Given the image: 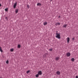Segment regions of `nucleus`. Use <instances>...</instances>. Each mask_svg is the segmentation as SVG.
<instances>
[{"label":"nucleus","mask_w":78,"mask_h":78,"mask_svg":"<svg viewBox=\"0 0 78 78\" xmlns=\"http://www.w3.org/2000/svg\"><path fill=\"white\" fill-rule=\"evenodd\" d=\"M20 47H21V46H20V44H18V48H20Z\"/></svg>","instance_id":"obj_14"},{"label":"nucleus","mask_w":78,"mask_h":78,"mask_svg":"<svg viewBox=\"0 0 78 78\" xmlns=\"http://www.w3.org/2000/svg\"><path fill=\"white\" fill-rule=\"evenodd\" d=\"M53 0H50L51 2V1H52Z\"/></svg>","instance_id":"obj_28"},{"label":"nucleus","mask_w":78,"mask_h":78,"mask_svg":"<svg viewBox=\"0 0 78 78\" xmlns=\"http://www.w3.org/2000/svg\"><path fill=\"white\" fill-rule=\"evenodd\" d=\"M72 40H73H73H74L75 39V38L73 37L72 38Z\"/></svg>","instance_id":"obj_23"},{"label":"nucleus","mask_w":78,"mask_h":78,"mask_svg":"<svg viewBox=\"0 0 78 78\" xmlns=\"http://www.w3.org/2000/svg\"><path fill=\"white\" fill-rule=\"evenodd\" d=\"M6 64H9V61H8V60H7L6 62Z\"/></svg>","instance_id":"obj_20"},{"label":"nucleus","mask_w":78,"mask_h":78,"mask_svg":"<svg viewBox=\"0 0 78 78\" xmlns=\"http://www.w3.org/2000/svg\"><path fill=\"white\" fill-rule=\"evenodd\" d=\"M70 55L71 54L70 53V52H68L66 54V56L67 57H69V56H70Z\"/></svg>","instance_id":"obj_2"},{"label":"nucleus","mask_w":78,"mask_h":78,"mask_svg":"<svg viewBox=\"0 0 78 78\" xmlns=\"http://www.w3.org/2000/svg\"><path fill=\"white\" fill-rule=\"evenodd\" d=\"M49 50L50 51H52V49H49Z\"/></svg>","instance_id":"obj_22"},{"label":"nucleus","mask_w":78,"mask_h":78,"mask_svg":"<svg viewBox=\"0 0 78 78\" xmlns=\"http://www.w3.org/2000/svg\"><path fill=\"white\" fill-rule=\"evenodd\" d=\"M47 24V22H45L44 23V25H46Z\"/></svg>","instance_id":"obj_12"},{"label":"nucleus","mask_w":78,"mask_h":78,"mask_svg":"<svg viewBox=\"0 0 78 78\" xmlns=\"http://www.w3.org/2000/svg\"><path fill=\"white\" fill-rule=\"evenodd\" d=\"M39 75L38 74H37L36 75V77L37 78H38Z\"/></svg>","instance_id":"obj_15"},{"label":"nucleus","mask_w":78,"mask_h":78,"mask_svg":"<svg viewBox=\"0 0 78 78\" xmlns=\"http://www.w3.org/2000/svg\"><path fill=\"white\" fill-rule=\"evenodd\" d=\"M60 17H61V16H59L58 18H60Z\"/></svg>","instance_id":"obj_26"},{"label":"nucleus","mask_w":78,"mask_h":78,"mask_svg":"<svg viewBox=\"0 0 78 78\" xmlns=\"http://www.w3.org/2000/svg\"><path fill=\"white\" fill-rule=\"evenodd\" d=\"M67 41L68 43H69L70 41V38L69 37H67Z\"/></svg>","instance_id":"obj_5"},{"label":"nucleus","mask_w":78,"mask_h":78,"mask_svg":"<svg viewBox=\"0 0 78 78\" xmlns=\"http://www.w3.org/2000/svg\"><path fill=\"white\" fill-rule=\"evenodd\" d=\"M56 33H58V31H56Z\"/></svg>","instance_id":"obj_29"},{"label":"nucleus","mask_w":78,"mask_h":78,"mask_svg":"<svg viewBox=\"0 0 78 78\" xmlns=\"http://www.w3.org/2000/svg\"><path fill=\"white\" fill-rule=\"evenodd\" d=\"M27 7L28 8H29L30 7V6L28 5H27Z\"/></svg>","instance_id":"obj_21"},{"label":"nucleus","mask_w":78,"mask_h":78,"mask_svg":"<svg viewBox=\"0 0 78 78\" xmlns=\"http://www.w3.org/2000/svg\"><path fill=\"white\" fill-rule=\"evenodd\" d=\"M71 60L73 62L74 61H75V58H73L71 59Z\"/></svg>","instance_id":"obj_13"},{"label":"nucleus","mask_w":78,"mask_h":78,"mask_svg":"<svg viewBox=\"0 0 78 78\" xmlns=\"http://www.w3.org/2000/svg\"><path fill=\"white\" fill-rule=\"evenodd\" d=\"M37 5V6H41V4L40 3H38Z\"/></svg>","instance_id":"obj_11"},{"label":"nucleus","mask_w":78,"mask_h":78,"mask_svg":"<svg viewBox=\"0 0 78 78\" xmlns=\"http://www.w3.org/2000/svg\"><path fill=\"white\" fill-rule=\"evenodd\" d=\"M38 74L39 75H41L42 73V71H39L38 72Z\"/></svg>","instance_id":"obj_3"},{"label":"nucleus","mask_w":78,"mask_h":78,"mask_svg":"<svg viewBox=\"0 0 78 78\" xmlns=\"http://www.w3.org/2000/svg\"><path fill=\"white\" fill-rule=\"evenodd\" d=\"M14 51V49L12 48V49H10V51Z\"/></svg>","instance_id":"obj_17"},{"label":"nucleus","mask_w":78,"mask_h":78,"mask_svg":"<svg viewBox=\"0 0 78 78\" xmlns=\"http://www.w3.org/2000/svg\"><path fill=\"white\" fill-rule=\"evenodd\" d=\"M18 11H19V9H16L15 10V12L16 13H17V12H18Z\"/></svg>","instance_id":"obj_10"},{"label":"nucleus","mask_w":78,"mask_h":78,"mask_svg":"<svg viewBox=\"0 0 78 78\" xmlns=\"http://www.w3.org/2000/svg\"><path fill=\"white\" fill-rule=\"evenodd\" d=\"M55 25L56 26H57V25H60V23H58V22L57 23H55Z\"/></svg>","instance_id":"obj_7"},{"label":"nucleus","mask_w":78,"mask_h":78,"mask_svg":"<svg viewBox=\"0 0 78 78\" xmlns=\"http://www.w3.org/2000/svg\"><path fill=\"white\" fill-rule=\"evenodd\" d=\"M30 70L27 71V73H30Z\"/></svg>","instance_id":"obj_18"},{"label":"nucleus","mask_w":78,"mask_h":78,"mask_svg":"<svg viewBox=\"0 0 78 78\" xmlns=\"http://www.w3.org/2000/svg\"><path fill=\"white\" fill-rule=\"evenodd\" d=\"M56 73L57 75H60V72L58 71L56 72Z\"/></svg>","instance_id":"obj_6"},{"label":"nucleus","mask_w":78,"mask_h":78,"mask_svg":"<svg viewBox=\"0 0 78 78\" xmlns=\"http://www.w3.org/2000/svg\"><path fill=\"white\" fill-rule=\"evenodd\" d=\"M2 6V4H1V3H0V6Z\"/></svg>","instance_id":"obj_25"},{"label":"nucleus","mask_w":78,"mask_h":78,"mask_svg":"<svg viewBox=\"0 0 78 78\" xmlns=\"http://www.w3.org/2000/svg\"><path fill=\"white\" fill-rule=\"evenodd\" d=\"M59 58L58 57H57L56 58L55 60L56 61H58V60H59Z\"/></svg>","instance_id":"obj_9"},{"label":"nucleus","mask_w":78,"mask_h":78,"mask_svg":"<svg viewBox=\"0 0 78 78\" xmlns=\"http://www.w3.org/2000/svg\"><path fill=\"white\" fill-rule=\"evenodd\" d=\"M76 78H78V76H76Z\"/></svg>","instance_id":"obj_24"},{"label":"nucleus","mask_w":78,"mask_h":78,"mask_svg":"<svg viewBox=\"0 0 78 78\" xmlns=\"http://www.w3.org/2000/svg\"><path fill=\"white\" fill-rule=\"evenodd\" d=\"M67 24H65L63 26V27H64V28H66V27H67Z\"/></svg>","instance_id":"obj_16"},{"label":"nucleus","mask_w":78,"mask_h":78,"mask_svg":"<svg viewBox=\"0 0 78 78\" xmlns=\"http://www.w3.org/2000/svg\"><path fill=\"white\" fill-rule=\"evenodd\" d=\"M56 36H55V37L56 38H58V39H61V35H60V34L56 33Z\"/></svg>","instance_id":"obj_1"},{"label":"nucleus","mask_w":78,"mask_h":78,"mask_svg":"<svg viewBox=\"0 0 78 78\" xmlns=\"http://www.w3.org/2000/svg\"><path fill=\"white\" fill-rule=\"evenodd\" d=\"M5 19H7V17H5Z\"/></svg>","instance_id":"obj_27"},{"label":"nucleus","mask_w":78,"mask_h":78,"mask_svg":"<svg viewBox=\"0 0 78 78\" xmlns=\"http://www.w3.org/2000/svg\"><path fill=\"white\" fill-rule=\"evenodd\" d=\"M0 51H1V52H2V53H3V50L2 48V47L0 46Z\"/></svg>","instance_id":"obj_8"},{"label":"nucleus","mask_w":78,"mask_h":78,"mask_svg":"<svg viewBox=\"0 0 78 78\" xmlns=\"http://www.w3.org/2000/svg\"><path fill=\"white\" fill-rule=\"evenodd\" d=\"M16 6H17V2H16L14 4V5L13 6L14 8H16Z\"/></svg>","instance_id":"obj_4"},{"label":"nucleus","mask_w":78,"mask_h":78,"mask_svg":"<svg viewBox=\"0 0 78 78\" xmlns=\"http://www.w3.org/2000/svg\"><path fill=\"white\" fill-rule=\"evenodd\" d=\"M8 8H6L5 9V11H8Z\"/></svg>","instance_id":"obj_19"}]
</instances>
